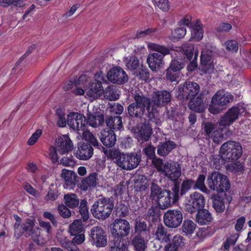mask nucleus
Returning <instances> with one entry per match:
<instances>
[{"label": "nucleus", "instance_id": "obj_1", "mask_svg": "<svg viewBox=\"0 0 251 251\" xmlns=\"http://www.w3.org/2000/svg\"><path fill=\"white\" fill-rule=\"evenodd\" d=\"M133 98L134 101L127 108L128 114L130 117L141 118L146 110L147 115L150 121L156 124L161 123L158 112L156 108L151 106V100L149 98L140 94H134Z\"/></svg>", "mask_w": 251, "mask_h": 251}, {"label": "nucleus", "instance_id": "obj_2", "mask_svg": "<svg viewBox=\"0 0 251 251\" xmlns=\"http://www.w3.org/2000/svg\"><path fill=\"white\" fill-rule=\"evenodd\" d=\"M108 158L115 159V163L122 169L130 171L136 168L141 161V156L137 153L121 152L119 150L111 149L104 152Z\"/></svg>", "mask_w": 251, "mask_h": 251}, {"label": "nucleus", "instance_id": "obj_3", "mask_svg": "<svg viewBox=\"0 0 251 251\" xmlns=\"http://www.w3.org/2000/svg\"><path fill=\"white\" fill-rule=\"evenodd\" d=\"M150 198L154 201L159 208L165 210L172 207L176 202L169 190L162 189L154 182H152L150 187Z\"/></svg>", "mask_w": 251, "mask_h": 251}, {"label": "nucleus", "instance_id": "obj_4", "mask_svg": "<svg viewBox=\"0 0 251 251\" xmlns=\"http://www.w3.org/2000/svg\"><path fill=\"white\" fill-rule=\"evenodd\" d=\"M148 47L149 50L157 52L150 53L147 59V62L151 70L157 71L164 64V57L170 54L171 50L164 46L153 43H149Z\"/></svg>", "mask_w": 251, "mask_h": 251}, {"label": "nucleus", "instance_id": "obj_5", "mask_svg": "<svg viewBox=\"0 0 251 251\" xmlns=\"http://www.w3.org/2000/svg\"><path fill=\"white\" fill-rule=\"evenodd\" d=\"M114 206V201L112 198H101L93 204L91 212L95 218L104 220L110 216Z\"/></svg>", "mask_w": 251, "mask_h": 251}, {"label": "nucleus", "instance_id": "obj_6", "mask_svg": "<svg viewBox=\"0 0 251 251\" xmlns=\"http://www.w3.org/2000/svg\"><path fill=\"white\" fill-rule=\"evenodd\" d=\"M221 158L226 162H232L239 159L243 153L241 144L229 140L224 143L220 149Z\"/></svg>", "mask_w": 251, "mask_h": 251}, {"label": "nucleus", "instance_id": "obj_7", "mask_svg": "<svg viewBox=\"0 0 251 251\" xmlns=\"http://www.w3.org/2000/svg\"><path fill=\"white\" fill-rule=\"evenodd\" d=\"M209 188L218 193L226 192L229 190L230 185L227 176L218 172L211 173L207 179Z\"/></svg>", "mask_w": 251, "mask_h": 251}, {"label": "nucleus", "instance_id": "obj_8", "mask_svg": "<svg viewBox=\"0 0 251 251\" xmlns=\"http://www.w3.org/2000/svg\"><path fill=\"white\" fill-rule=\"evenodd\" d=\"M233 100V96L224 91H218L212 97L208 109L211 113L219 114L222 109L219 107L226 105Z\"/></svg>", "mask_w": 251, "mask_h": 251}, {"label": "nucleus", "instance_id": "obj_9", "mask_svg": "<svg viewBox=\"0 0 251 251\" xmlns=\"http://www.w3.org/2000/svg\"><path fill=\"white\" fill-rule=\"evenodd\" d=\"M202 128L204 132L205 138L211 139L213 143L220 144L224 140L222 128L215 129V125L210 122L202 123Z\"/></svg>", "mask_w": 251, "mask_h": 251}, {"label": "nucleus", "instance_id": "obj_10", "mask_svg": "<svg viewBox=\"0 0 251 251\" xmlns=\"http://www.w3.org/2000/svg\"><path fill=\"white\" fill-rule=\"evenodd\" d=\"M165 225L169 227L176 228L182 223L183 214L178 209L168 210L163 216Z\"/></svg>", "mask_w": 251, "mask_h": 251}, {"label": "nucleus", "instance_id": "obj_11", "mask_svg": "<svg viewBox=\"0 0 251 251\" xmlns=\"http://www.w3.org/2000/svg\"><path fill=\"white\" fill-rule=\"evenodd\" d=\"M205 205V199L201 193L195 192L190 195V200L186 205V210L190 213H193L203 209Z\"/></svg>", "mask_w": 251, "mask_h": 251}, {"label": "nucleus", "instance_id": "obj_12", "mask_svg": "<svg viewBox=\"0 0 251 251\" xmlns=\"http://www.w3.org/2000/svg\"><path fill=\"white\" fill-rule=\"evenodd\" d=\"M91 243L97 248L104 247L107 245V236L103 229L99 226L93 227L90 234Z\"/></svg>", "mask_w": 251, "mask_h": 251}, {"label": "nucleus", "instance_id": "obj_13", "mask_svg": "<svg viewBox=\"0 0 251 251\" xmlns=\"http://www.w3.org/2000/svg\"><path fill=\"white\" fill-rule=\"evenodd\" d=\"M130 230L129 223L126 220L116 219L112 224V237H122L127 235Z\"/></svg>", "mask_w": 251, "mask_h": 251}, {"label": "nucleus", "instance_id": "obj_14", "mask_svg": "<svg viewBox=\"0 0 251 251\" xmlns=\"http://www.w3.org/2000/svg\"><path fill=\"white\" fill-rule=\"evenodd\" d=\"M172 95L166 90H158L154 92L151 95V100L153 105L151 106L162 107L165 106L171 100Z\"/></svg>", "mask_w": 251, "mask_h": 251}, {"label": "nucleus", "instance_id": "obj_15", "mask_svg": "<svg viewBox=\"0 0 251 251\" xmlns=\"http://www.w3.org/2000/svg\"><path fill=\"white\" fill-rule=\"evenodd\" d=\"M108 79L113 83L123 84L128 80V76L125 71L120 67L111 68L107 73Z\"/></svg>", "mask_w": 251, "mask_h": 251}, {"label": "nucleus", "instance_id": "obj_16", "mask_svg": "<svg viewBox=\"0 0 251 251\" xmlns=\"http://www.w3.org/2000/svg\"><path fill=\"white\" fill-rule=\"evenodd\" d=\"M212 51L202 50L201 55L200 70L204 74H211L214 71V63Z\"/></svg>", "mask_w": 251, "mask_h": 251}, {"label": "nucleus", "instance_id": "obj_17", "mask_svg": "<svg viewBox=\"0 0 251 251\" xmlns=\"http://www.w3.org/2000/svg\"><path fill=\"white\" fill-rule=\"evenodd\" d=\"M60 176L64 181V188L70 190H74L78 181V177L73 171L63 169Z\"/></svg>", "mask_w": 251, "mask_h": 251}, {"label": "nucleus", "instance_id": "obj_18", "mask_svg": "<svg viewBox=\"0 0 251 251\" xmlns=\"http://www.w3.org/2000/svg\"><path fill=\"white\" fill-rule=\"evenodd\" d=\"M163 173L172 181H177L181 174L180 164L176 162H166Z\"/></svg>", "mask_w": 251, "mask_h": 251}, {"label": "nucleus", "instance_id": "obj_19", "mask_svg": "<svg viewBox=\"0 0 251 251\" xmlns=\"http://www.w3.org/2000/svg\"><path fill=\"white\" fill-rule=\"evenodd\" d=\"M55 146L58 152L63 154L72 151L74 146L68 135H63L57 138L55 141Z\"/></svg>", "mask_w": 251, "mask_h": 251}, {"label": "nucleus", "instance_id": "obj_20", "mask_svg": "<svg viewBox=\"0 0 251 251\" xmlns=\"http://www.w3.org/2000/svg\"><path fill=\"white\" fill-rule=\"evenodd\" d=\"M94 153V149L88 143H79L77 144V150L75 153L77 158L81 160L90 159Z\"/></svg>", "mask_w": 251, "mask_h": 251}, {"label": "nucleus", "instance_id": "obj_21", "mask_svg": "<svg viewBox=\"0 0 251 251\" xmlns=\"http://www.w3.org/2000/svg\"><path fill=\"white\" fill-rule=\"evenodd\" d=\"M240 113L239 107H231L221 117L219 121L220 126L223 127L230 126L238 119Z\"/></svg>", "mask_w": 251, "mask_h": 251}, {"label": "nucleus", "instance_id": "obj_22", "mask_svg": "<svg viewBox=\"0 0 251 251\" xmlns=\"http://www.w3.org/2000/svg\"><path fill=\"white\" fill-rule=\"evenodd\" d=\"M98 174L92 173L87 177L82 179L80 183H79V188L83 191H91L96 187L98 184Z\"/></svg>", "mask_w": 251, "mask_h": 251}, {"label": "nucleus", "instance_id": "obj_23", "mask_svg": "<svg viewBox=\"0 0 251 251\" xmlns=\"http://www.w3.org/2000/svg\"><path fill=\"white\" fill-rule=\"evenodd\" d=\"M152 132V128L151 125L148 123H144L139 126L135 135L139 141L147 142L150 138Z\"/></svg>", "mask_w": 251, "mask_h": 251}, {"label": "nucleus", "instance_id": "obj_24", "mask_svg": "<svg viewBox=\"0 0 251 251\" xmlns=\"http://www.w3.org/2000/svg\"><path fill=\"white\" fill-rule=\"evenodd\" d=\"M100 139L106 147H112L116 143V136L114 131L111 129H104L101 132Z\"/></svg>", "mask_w": 251, "mask_h": 251}, {"label": "nucleus", "instance_id": "obj_25", "mask_svg": "<svg viewBox=\"0 0 251 251\" xmlns=\"http://www.w3.org/2000/svg\"><path fill=\"white\" fill-rule=\"evenodd\" d=\"M110 243V251H127V242L122 237H113Z\"/></svg>", "mask_w": 251, "mask_h": 251}, {"label": "nucleus", "instance_id": "obj_26", "mask_svg": "<svg viewBox=\"0 0 251 251\" xmlns=\"http://www.w3.org/2000/svg\"><path fill=\"white\" fill-rule=\"evenodd\" d=\"M197 211L196 220L199 225H206L212 222V217L208 210L202 209Z\"/></svg>", "mask_w": 251, "mask_h": 251}, {"label": "nucleus", "instance_id": "obj_27", "mask_svg": "<svg viewBox=\"0 0 251 251\" xmlns=\"http://www.w3.org/2000/svg\"><path fill=\"white\" fill-rule=\"evenodd\" d=\"M134 230L136 232L145 235L146 237H150V228L146 222L140 219H136L134 223Z\"/></svg>", "mask_w": 251, "mask_h": 251}, {"label": "nucleus", "instance_id": "obj_28", "mask_svg": "<svg viewBox=\"0 0 251 251\" xmlns=\"http://www.w3.org/2000/svg\"><path fill=\"white\" fill-rule=\"evenodd\" d=\"M150 237H146L141 234L135 236L132 241L136 251H144L147 248L146 244Z\"/></svg>", "mask_w": 251, "mask_h": 251}, {"label": "nucleus", "instance_id": "obj_29", "mask_svg": "<svg viewBox=\"0 0 251 251\" xmlns=\"http://www.w3.org/2000/svg\"><path fill=\"white\" fill-rule=\"evenodd\" d=\"M105 123L109 127L115 130H120L123 128L122 118L118 116L107 117L105 119Z\"/></svg>", "mask_w": 251, "mask_h": 251}, {"label": "nucleus", "instance_id": "obj_30", "mask_svg": "<svg viewBox=\"0 0 251 251\" xmlns=\"http://www.w3.org/2000/svg\"><path fill=\"white\" fill-rule=\"evenodd\" d=\"M154 234L156 239L162 242L166 243L170 239V234L167 233V228L162 225L157 226Z\"/></svg>", "mask_w": 251, "mask_h": 251}, {"label": "nucleus", "instance_id": "obj_31", "mask_svg": "<svg viewBox=\"0 0 251 251\" xmlns=\"http://www.w3.org/2000/svg\"><path fill=\"white\" fill-rule=\"evenodd\" d=\"M176 147L174 142L168 141L158 146L157 153L162 156L167 155Z\"/></svg>", "mask_w": 251, "mask_h": 251}, {"label": "nucleus", "instance_id": "obj_32", "mask_svg": "<svg viewBox=\"0 0 251 251\" xmlns=\"http://www.w3.org/2000/svg\"><path fill=\"white\" fill-rule=\"evenodd\" d=\"M103 93V88L100 82H93L89 86V90L87 92V95L90 97H96L100 96Z\"/></svg>", "mask_w": 251, "mask_h": 251}, {"label": "nucleus", "instance_id": "obj_33", "mask_svg": "<svg viewBox=\"0 0 251 251\" xmlns=\"http://www.w3.org/2000/svg\"><path fill=\"white\" fill-rule=\"evenodd\" d=\"M61 246L68 251H79L77 246L75 244L73 240L70 241L67 237L61 236L58 238Z\"/></svg>", "mask_w": 251, "mask_h": 251}, {"label": "nucleus", "instance_id": "obj_34", "mask_svg": "<svg viewBox=\"0 0 251 251\" xmlns=\"http://www.w3.org/2000/svg\"><path fill=\"white\" fill-rule=\"evenodd\" d=\"M185 90L188 98L196 96L200 92V86L194 82L188 81L185 82Z\"/></svg>", "mask_w": 251, "mask_h": 251}, {"label": "nucleus", "instance_id": "obj_35", "mask_svg": "<svg viewBox=\"0 0 251 251\" xmlns=\"http://www.w3.org/2000/svg\"><path fill=\"white\" fill-rule=\"evenodd\" d=\"M192 25V38L197 41H200L202 38L203 34L202 25H201L200 21L197 20V22Z\"/></svg>", "mask_w": 251, "mask_h": 251}, {"label": "nucleus", "instance_id": "obj_36", "mask_svg": "<svg viewBox=\"0 0 251 251\" xmlns=\"http://www.w3.org/2000/svg\"><path fill=\"white\" fill-rule=\"evenodd\" d=\"M64 199L66 205L70 208L76 207L79 204V199L77 195L74 193L65 195Z\"/></svg>", "mask_w": 251, "mask_h": 251}, {"label": "nucleus", "instance_id": "obj_37", "mask_svg": "<svg viewBox=\"0 0 251 251\" xmlns=\"http://www.w3.org/2000/svg\"><path fill=\"white\" fill-rule=\"evenodd\" d=\"M104 118L103 115H94L90 114L88 116V122L87 123L93 127H96L102 125L104 123Z\"/></svg>", "mask_w": 251, "mask_h": 251}, {"label": "nucleus", "instance_id": "obj_38", "mask_svg": "<svg viewBox=\"0 0 251 251\" xmlns=\"http://www.w3.org/2000/svg\"><path fill=\"white\" fill-rule=\"evenodd\" d=\"M176 50L177 51H181L183 53L189 61L192 59L194 48L193 45L191 44H184L181 47L178 48Z\"/></svg>", "mask_w": 251, "mask_h": 251}, {"label": "nucleus", "instance_id": "obj_39", "mask_svg": "<svg viewBox=\"0 0 251 251\" xmlns=\"http://www.w3.org/2000/svg\"><path fill=\"white\" fill-rule=\"evenodd\" d=\"M191 189L196 190L194 185V180L188 178L185 179L183 180L181 185L180 195L181 196H183Z\"/></svg>", "mask_w": 251, "mask_h": 251}, {"label": "nucleus", "instance_id": "obj_40", "mask_svg": "<svg viewBox=\"0 0 251 251\" xmlns=\"http://www.w3.org/2000/svg\"><path fill=\"white\" fill-rule=\"evenodd\" d=\"M35 226L34 222L30 219H27L21 225V232L22 235L24 234L26 237L29 236V233Z\"/></svg>", "mask_w": 251, "mask_h": 251}, {"label": "nucleus", "instance_id": "obj_41", "mask_svg": "<svg viewBox=\"0 0 251 251\" xmlns=\"http://www.w3.org/2000/svg\"><path fill=\"white\" fill-rule=\"evenodd\" d=\"M205 176L203 174L199 175L196 181L194 180V185L196 190L199 189L201 192L208 193L209 191L204 184Z\"/></svg>", "mask_w": 251, "mask_h": 251}, {"label": "nucleus", "instance_id": "obj_42", "mask_svg": "<svg viewBox=\"0 0 251 251\" xmlns=\"http://www.w3.org/2000/svg\"><path fill=\"white\" fill-rule=\"evenodd\" d=\"M104 95L109 100H115L119 98V95L114 86H108L104 92Z\"/></svg>", "mask_w": 251, "mask_h": 251}, {"label": "nucleus", "instance_id": "obj_43", "mask_svg": "<svg viewBox=\"0 0 251 251\" xmlns=\"http://www.w3.org/2000/svg\"><path fill=\"white\" fill-rule=\"evenodd\" d=\"M83 229L81 220H75L69 226V231L71 235H75L80 233Z\"/></svg>", "mask_w": 251, "mask_h": 251}, {"label": "nucleus", "instance_id": "obj_44", "mask_svg": "<svg viewBox=\"0 0 251 251\" xmlns=\"http://www.w3.org/2000/svg\"><path fill=\"white\" fill-rule=\"evenodd\" d=\"M79 212L81 218L84 222H86L89 218V213L87 206V201L83 199L81 201L79 206Z\"/></svg>", "mask_w": 251, "mask_h": 251}, {"label": "nucleus", "instance_id": "obj_45", "mask_svg": "<svg viewBox=\"0 0 251 251\" xmlns=\"http://www.w3.org/2000/svg\"><path fill=\"white\" fill-rule=\"evenodd\" d=\"M82 136L85 140L88 141L92 145L99 148L100 146V143L91 132L88 130H83Z\"/></svg>", "mask_w": 251, "mask_h": 251}, {"label": "nucleus", "instance_id": "obj_46", "mask_svg": "<svg viewBox=\"0 0 251 251\" xmlns=\"http://www.w3.org/2000/svg\"><path fill=\"white\" fill-rule=\"evenodd\" d=\"M196 225L192 221L187 220L184 221L182 226V231L186 235L192 234L195 228Z\"/></svg>", "mask_w": 251, "mask_h": 251}, {"label": "nucleus", "instance_id": "obj_47", "mask_svg": "<svg viewBox=\"0 0 251 251\" xmlns=\"http://www.w3.org/2000/svg\"><path fill=\"white\" fill-rule=\"evenodd\" d=\"M184 66L185 61L184 59L176 56L172 60L169 67L174 69V71H178L179 72L184 67Z\"/></svg>", "mask_w": 251, "mask_h": 251}, {"label": "nucleus", "instance_id": "obj_48", "mask_svg": "<svg viewBox=\"0 0 251 251\" xmlns=\"http://www.w3.org/2000/svg\"><path fill=\"white\" fill-rule=\"evenodd\" d=\"M188 106L190 109L197 112L201 113L203 110V103L201 99L197 98L196 100L191 101Z\"/></svg>", "mask_w": 251, "mask_h": 251}, {"label": "nucleus", "instance_id": "obj_49", "mask_svg": "<svg viewBox=\"0 0 251 251\" xmlns=\"http://www.w3.org/2000/svg\"><path fill=\"white\" fill-rule=\"evenodd\" d=\"M126 67L129 70H136L139 66V62L135 56H131L129 59L126 58L125 61Z\"/></svg>", "mask_w": 251, "mask_h": 251}, {"label": "nucleus", "instance_id": "obj_50", "mask_svg": "<svg viewBox=\"0 0 251 251\" xmlns=\"http://www.w3.org/2000/svg\"><path fill=\"white\" fill-rule=\"evenodd\" d=\"M228 169L231 172H234L238 174H241L244 171V166L243 164L239 161L231 163L228 165Z\"/></svg>", "mask_w": 251, "mask_h": 251}, {"label": "nucleus", "instance_id": "obj_51", "mask_svg": "<svg viewBox=\"0 0 251 251\" xmlns=\"http://www.w3.org/2000/svg\"><path fill=\"white\" fill-rule=\"evenodd\" d=\"M75 117L77 118V121L76 122V126H75L74 130H84L86 123L85 117L82 114L79 113L78 115H76Z\"/></svg>", "mask_w": 251, "mask_h": 251}, {"label": "nucleus", "instance_id": "obj_52", "mask_svg": "<svg viewBox=\"0 0 251 251\" xmlns=\"http://www.w3.org/2000/svg\"><path fill=\"white\" fill-rule=\"evenodd\" d=\"M56 114L57 118V126L59 127H65L66 124H67L65 113L61 109H57L56 110Z\"/></svg>", "mask_w": 251, "mask_h": 251}, {"label": "nucleus", "instance_id": "obj_53", "mask_svg": "<svg viewBox=\"0 0 251 251\" xmlns=\"http://www.w3.org/2000/svg\"><path fill=\"white\" fill-rule=\"evenodd\" d=\"M28 234L29 236H27L26 238H30L38 245L40 244L41 233L38 227L35 226Z\"/></svg>", "mask_w": 251, "mask_h": 251}, {"label": "nucleus", "instance_id": "obj_54", "mask_svg": "<svg viewBox=\"0 0 251 251\" xmlns=\"http://www.w3.org/2000/svg\"><path fill=\"white\" fill-rule=\"evenodd\" d=\"M116 212L120 217H126L129 213L128 207L125 204L120 203L117 206Z\"/></svg>", "mask_w": 251, "mask_h": 251}, {"label": "nucleus", "instance_id": "obj_55", "mask_svg": "<svg viewBox=\"0 0 251 251\" xmlns=\"http://www.w3.org/2000/svg\"><path fill=\"white\" fill-rule=\"evenodd\" d=\"M178 71H174V69L169 67L166 70V77L171 81H176L178 78Z\"/></svg>", "mask_w": 251, "mask_h": 251}, {"label": "nucleus", "instance_id": "obj_56", "mask_svg": "<svg viewBox=\"0 0 251 251\" xmlns=\"http://www.w3.org/2000/svg\"><path fill=\"white\" fill-rule=\"evenodd\" d=\"M157 30V28H148L145 30H138L136 34V37L137 38L145 37L155 33Z\"/></svg>", "mask_w": 251, "mask_h": 251}, {"label": "nucleus", "instance_id": "obj_57", "mask_svg": "<svg viewBox=\"0 0 251 251\" xmlns=\"http://www.w3.org/2000/svg\"><path fill=\"white\" fill-rule=\"evenodd\" d=\"M78 115V113H70L67 116V122L68 125L72 128L75 129V126H76V122L77 121L75 116Z\"/></svg>", "mask_w": 251, "mask_h": 251}, {"label": "nucleus", "instance_id": "obj_58", "mask_svg": "<svg viewBox=\"0 0 251 251\" xmlns=\"http://www.w3.org/2000/svg\"><path fill=\"white\" fill-rule=\"evenodd\" d=\"M171 243L180 249L184 245V238L180 235L177 234L173 237Z\"/></svg>", "mask_w": 251, "mask_h": 251}, {"label": "nucleus", "instance_id": "obj_59", "mask_svg": "<svg viewBox=\"0 0 251 251\" xmlns=\"http://www.w3.org/2000/svg\"><path fill=\"white\" fill-rule=\"evenodd\" d=\"M58 196V191L56 190H53L50 188L47 194L45 197V200L46 201H54L56 200Z\"/></svg>", "mask_w": 251, "mask_h": 251}, {"label": "nucleus", "instance_id": "obj_60", "mask_svg": "<svg viewBox=\"0 0 251 251\" xmlns=\"http://www.w3.org/2000/svg\"><path fill=\"white\" fill-rule=\"evenodd\" d=\"M153 1L155 5L163 11H167L169 9L168 0H153Z\"/></svg>", "mask_w": 251, "mask_h": 251}, {"label": "nucleus", "instance_id": "obj_61", "mask_svg": "<svg viewBox=\"0 0 251 251\" xmlns=\"http://www.w3.org/2000/svg\"><path fill=\"white\" fill-rule=\"evenodd\" d=\"M213 206L215 209L218 212H222L224 211L225 209V206L224 202L222 199L219 198L218 199H216L213 202Z\"/></svg>", "mask_w": 251, "mask_h": 251}, {"label": "nucleus", "instance_id": "obj_62", "mask_svg": "<svg viewBox=\"0 0 251 251\" xmlns=\"http://www.w3.org/2000/svg\"><path fill=\"white\" fill-rule=\"evenodd\" d=\"M226 49L229 51L236 52L238 50V44L235 40H229L225 43Z\"/></svg>", "mask_w": 251, "mask_h": 251}, {"label": "nucleus", "instance_id": "obj_63", "mask_svg": "<svg viewBox=\"0 0 251 251\" xmlns=\"http://www.w3.org/2000/svg\"><path fill=\"white\" fill-rule=\"evenodd\" d=\"M58 210L60 215L64 218H68L71 215L70 210L68 208L66 205L64 204L59 205Z\"/></svg>", "mask_w": 251, "mask_h": 251}, {"label": "nucleus", "instance_id": "obj_64", "mask_svg": "<svg viewBox=\"0 0 251 251\" xmlns=\"http://www.w3.org/2000/svg\"><path fill=\"white\" fill-rule=\"evenodd\" d=\"M186 33V29L184 27H180L175 29L172 32V36L175 39L183 38Z\"/></svg>", "mask_w": 251, "mask_h": 251}]
</instances>
